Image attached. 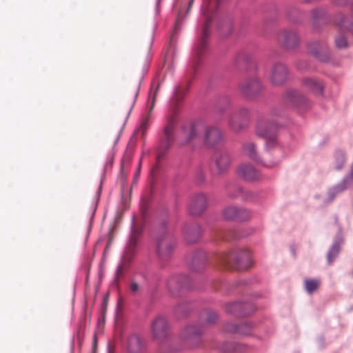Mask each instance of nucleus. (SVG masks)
<instances>
[{
  "instance_id": "13",
  "label": "nucleus",
  "mask_w": 353,
  "mask_h": 353,
  "mask_svg": "<svg viewBox=\"0 0 353 353\" xmlns=\"http://www.w3.org/2000/svg\"><path fill=\"white\" fill-rule=\"evenodd\" d=\"M288 75V70L285 65L276 62L270 69V79L274 85L279 86L287 81Z\"/></svg>"
},
{
  "instance_id": "35",
  "label": "nucleus",
  "mask_w": 353,
  "mask_h": 353,
  "mask_svg": "<svg viewBox=\"0 0 353 353\" xmlns=\"http://www.w3.org/2000/svg\"><path fill=\"white\" fill-rule=\"evenodd\" d=\"M251 217V213L243 208H239V213L237 214L236 219L241 221H244L250 219Z\"/></svg>"
},
{
  "instance_id": "31",
  "label": "nucleus",
  "mask_w": 353,
  "mask_h": 353,
  "mask_svg": "<svg viewBox=\"0 0 353 353\" xmlns=\"http://www.w3.org/2000/svg\"><path fill=\"white\" fill-rule=\"evenodd\" d=\"M345 162V154L339 151L334 154V166L336 170H341L343 167Z\"/></svg>"
},
{
  "instance_id": "22",
  "label": "nucleus",
  "mask_w": 353,
  "mask_h": 353,
  "mask_svg": "<svg viewBox=\"0 0 353 353\" xmlns=\"http://www.w3.org/2000/svg\"><path fill=\"white\" fill-rule=\"evenodd\" d=\"M308 51L322 61H327L330 56L327 46L319 41H314L308 44Z\"/></svg>"
},
{
  "instance_id": "30",
  "label": "nucleus",
  "mask_w": 353,
  "mask_h": 353,
  "mask_svg": "<svg viewBox=\"0 0 353 353\" xmlns=\"http://www.w3.org/2000/svg\"><path fill=\"white\" fill-rule=\"evenodd\" d=\"M229 103L228 98H222L216 103L215 112L218 114H223L229 106Z\"/></svg>"
},
{
  "instance_id": "46",
  "label": "nucleus",
  "mask_w": 353,
  "mask_h": 353,
  "mask_svg": "<svg viewBox=\"0 0 353 353\" xmlns=\"http://www.w3.org/2000/svg\"><path fill=\"white\" fill-rule=\"evenodd\" d=\"M138 92H139V90H138V89H137L135 91L134 95V98H133V104L134 103L136 99L138 96Z\"/></svg>"
},
{
  "instance_id": "12",
  "label": "nucleus",
  "mask_w": 353,
  "mask_h": 353,
  "mask_svg": "<svg viewBox=\"0 0 353 353\" xmlns=\"http://www.w3.org/2000/svg\"><path fill=\"white\" fill-rule=\"evenodd\" d=\"M243 154L253 160L254 161L262 164L267 168H272L278 164V162H265L261 159L256 144L250 141H245L242 145Z\"/></svg>"
},
{
  "instance_id": "5",
  "label": "nucleus",
  "mask_w": 353,
  "mask_h": 353,
  "mask_svg": "<svg viewBox=\"0 0 353 353\" xmlns=\"http://www.w3.org/2000/svg\"><path fill=\"white\" fill-rule=\"evenodd\" d=\"M276 110H272L263 117H260L256 121V133L258 136L266 139V147L270 148L276 145L275 132L277 123L271 120V117L277 115Z\"/></svg>"
},
{
  "instance_id": "48",
  "label": "nucleus",
  "mask_w": 353,
  "mask_h": 353,
  "mask_svg": "<svg viewBox=\"0 0 353 353\" xmlns=\"http://www.w3.org/2000/svg\"><path fill=\"white\" fill-rule=\"evenodd\" d=\"M197 62H198V60H196V61H195V63H193V65H194V67H195V65H196V64H197Z\"/></svg>"
},
{
  "instance_id": "8",
  "label": "nucleus",
  "mask_w": 353,
  "mask_h": 353,
  "mask_svg": "<svg viewBox=\"0 0 353 353\" xmlns=\"http://www.w3.org/2000/svg\"><path fill=\"white\" fill-rule=\"evenodd\" d=\"M249 119L250 110L241 107L231 113L228 118V126L232 132H240L247 127Z\"/></svg>"
},
{
  "instance_id": "10",
  "label": "nucleus",
  "mask_w": 353,
  "mask_h": 353,
  "mask_svg": "<svg viewBox=\"0 0 353 353\" xmlns=\"http://www.w3.org/2000/svg\"><path fill=\"white\" fill-rule=\"evenodd\" d=\"M186 262L190 270L195 273L203 272L209 264L208 255L203 250L190 253L186 258Z\"/></svg>"
},
{
  "instance_id": "16",
  "label": "nucleus",
  "mask_w": 353,
  "mask_h": 353,
  "mask_svg": "<svg viewBox=\"0 0 353 353\" xmlns=\"http://www.w3.org/2000/svg\"><path fill=\"white\" fill-rule=\"evenodd\" d=\"M145 347V342L137 333L130 334L125 343V348L128 353H141Z\"/></svg>"
},
{
  "instance_id": "34",
  "label": "nucleus",
  "mask_w": 353,
  "mask_h": 353,
  "mask_svg": "<svg viewBox=\"0 0 353 353\" xmlns=\"http://www.w3.org/2000/svg\"><path fill=\"white\" fill-rule=\"evenodd\" d=\"M339 19L336 20V23L342 29H347L353 32V23H350L344 16L341 15Z\"/></svg>"
},
{
  "instance_id": "40",
  "label": "nucleus",
  "mask_w": 353,
  "mask_h": 353,
  "mask_svg": "<svg viewBox=\"0 0 353 353\" xmlns=\"http://www.w3.org/2000/svg\"><path fill=\"white\" fill-rule=\"evenodd\" d=\"M174 94H175L176 99L177 101H179L183 98V94L182 93L180 88H178L175 90Z\"/></svg>"
},
{
  "instance_id": "7",
  "label": "nucleus",
  "mask_w": 353,
  "mask_h": 353,
  "mask_svg": "<svg viewBox=\"0 0 353 353\" xmlns=\"http://www.w3.org/2000/svg\"><path fill=\"white\" fill-rule=\"evenodd\" d=\"M150 329L152 339L159 343L161 352L165 353L163 350V345L168 343V323L167 319L161 316L156 317L151 323Z\"/></svg>"
},
{
  "instance_id": "1",
  "label": "nucleus",
  "mask_w": 353,
  "mask_h": 353,
  "mask_svg": "<svg viewBox=\"0 0 353 353\" xmlns=\"http://www.w3.org/2000/svg\"><path fill=\"white\" fill-rule=\"evenodd\" d=\"M188 134L187 141L190 142L199 136V131L202 130L204 144L208 148H213L223 143V133L216 125H193L186 130Z\"/></svg>"
},
{
  "instance_id": "19",
  "label": "nucleus",
  "mask_w": 353,
  "mask_h": 353,
  "mask_svg": "<svg viewBox=\"0 0 353 353\" xmlns=\"http://www.w3.org/2000/svg\"><path fill=\"white\" fill-rule=\"evenodd\" d=\"M208 201L206 196L203 194L194 195L189 205V212L192 215H200L207 207Z\"/></svg>"
},
{
  "instance_id": "18",
  "label": "nucleus",
  "mask_w": 353,
  "mask_h": 353,
  "mask_svg": "<svg viewBox=\"0 0 353 353\" xmlns=\"http://www.w3.org/2000/svg\"><path fill=\"white\" fill-rule=\"evenodd\" d=\"M195 284L192 277L188 273H180L172 275L166 283L168 287H189Z\"/></svg>"
},
{
  "instance_id": "37",
  "label": "nucleus",
  "mask_w": 353,
  "mask_h": 353,
  "mask_svg": "<svg viewBox=\"0 0 353 353\" xmlns=\"http://www.w3.org/2000/svg\"><path fill=\"white\" fill-rule=\"evenodd\" d=\"M335 43L336 47L339 48H343L347 46V40L343 36H340L336 38Z\"/></svg>"
},
{
  "instance_id": "14",
  "label": "nucleus",
  "mask_w": 353,
  "mask_h": 353,
  "mask_svg": "<svg viewBox=\"0 0 353 353\" xmlns=\"http://www.w3.org/2000/svg\"><path fill=\"white\" fill-rule=\"evenodd\" d=\"M242 94L248 98L257 96L262 90L260 80L256 77L248 79L240 84Z\"/></svg>"
},
{
  "instance_id": "4",
  "label": "nucleus",
  "mask_w": 353,
  "mask_h": 353,
  "mask_svg": "<svg viewBox=\"0 0 353 353\" xmlns=\"http://www.w3.org/2000/svg\"><path fill=\"white\" fill-rule=\"evenodd\" d=\"M176 243L173 234L163 226L157 237L156 253L159 261L165 262L172 258Z\"/></svg>"
},
{
  "instance_id": "3",
  "label": "nucleus",
  "mask_w": 353,
  "mask_h": 353,
  "mask_svg": "<svg viewBox=\"0 0 353 353\" xmlns=\"http://www.w3.org/2000/svg\"><path fill=\"white\" fill-rule=\"evenodd\" d=\"M220 0H206L203 6V14L205 17V22L203 27L202 34L200 41L195 49L196 59H199L204 53L208 38L210 35L209 28L210 26L212 14L216 10Z\"/></svg>"
},
{
  "instance_id": "2",
  "label": "nucleus",
  "mask_w": 353,
  "mask_h": 353,
  "mask_svg": "<svg viewBox=\"0 0 353 353\" xmlns=\"http://www.w3.org/2000/svg\"><path fill=\"white\" fill-rule=\"evenodd\" d=\"M220 262L225 267L245 270L252 265L250 252L246 248H236L219 256Z\"/></svg>"
},
{
  "instance_id": "36",
  "label": "nucleus",
  "mask_w": 353,
  "mask_h": 353,
  "mask_svg": "<svg viewBox=\"0 0 353 353\" xmlns=\"http://www.w3.org/2000/svg\"><path fill=\"white\" fill-rule=\"evenodd\" d=\"M321 285V282L318 279H307L305 281V287H318Z\"/></svg>"
},
{
  "instance_id": "42",
  "label": "nucleus",
  "mask_w": 353,
  "mask_h": 353,
  "mask_svg": "<svg viewBox=\"0 0 353 353\" xmlns=\"http://www.w3.org/2000/svg\"><path fill=\"white\" fill-rule=\"evenodd\" d=\"M347 0H334V3L337 6H343L346 3Z\"/></svg>"
},
{
  "instance_id": "24",
  "label": "nucleus",
  "mask_w": 353,
  "mask_h": 353,
  "mask_svg": "<svg viewBox=\"0 0 353 353\" xmlns=\"http://www.w3.org/2000/svg\"><path fill=\"white\" fill-rule=\"evenodd\" d=\"M283 99L287 104L294 106H299L305 101V97L294 89L288 90L283 95Z\"/></svg>"
},
{
  "instance_id": "9",
  "label": "nucleus",
  "mask_w": 353,
  "mask_h": 353,
  "mask_svg": "<svg viewBox=\"0 0 353 353\" xmlns=\"http://www.w3.org/2000/svg\"><path fill=\"white\" fill-rule=\"evenodd\" d=\"M175 125V119L174 117H171L168 119L167 125L164 129L163 137L161 139L159 143V145L157 149V161H160L163 157L165 152L170 149L172 143L174 142V130Z\"/></svg>"
},
{
  "instance_id": "50",
  "label": "nucleus",
  "mask_w": 353,
  "mask_h": 353,
  "mask_svg": "<svg viewBox=\"0 0 353 353\" xmlns=\"http://www.w3.org/2000/svg\"><path fill=\"white\" fill-rule=\"evenodd\" d=\"M239 191L240 192H243V190H242L241 188H239Z\"/></svg>"
},
{
  "instance_id": "39",
  "label": "nucleus",
  "mask_w": 353,
  "mask_h": 353,
  "mask_svg": "<svg viewBox=\"0 0 353 353\" xmlns=\"http://www.w3.org/2000/svg\"><path fill=\"white\" fill-rule=\"evenodd\" d=\"M196 177L199 182H203L204 180V172L202 168H199L196 170Z\"/></svg>"
},
{
  "instance_id": "23",
  "label": "nucleus",
  "mask_w": 353,
  "mask_h": 353,
  "mask_svg": "<svg viewBox=\"0 0 353 353\" xmlns=\"http://www.w3.org/2000/svg\"><path fill=\"white\" fill-rule=\"evenodd\" d=\"M183 233L188 243H194L201 238L202 230L199 224L192 223L185 226Z\"/></svg>"
},
{
  "instance_id": "26",
  "label": "nucleus",
  "mask_w": 353,
  "mask_h": 353,
  "mask_svg": "<svg viewBox=\"0 0 353 353\" xmlns=\"http://www.w3.org/2000/svg\"><path fill=\"white\" fill-rule=\"evenodd\" d=\"M203 333V329L197 325H190L185 327L183 331V336L185 339L200 341V336Z\"/></svg>"
},
{
  "instance_id": "47",
  "label": "nucleus",
  "mask_w": 353,
  "mask_h": 353,
  "mask_svg": "<svg viewBox=\"0 0 353 353\" xmlns=\"http://www.w3.org/2000/svg\"><path fill=\"white\" fill-rule=\"evenodd\" d=\"M132 289L133 292H135L138 288H132Z\"/></svg>"
},
{
  "instance_id": "29",
  "label": "nucleus",
  "mask_w": 353,
  "mask_h": 353,
  "mask_svg": "<svg viewBox=\"0 0 353 353\" xmlns=\"http://www.w3.org/2000/svg\"><path fill=\"white\" fill-rule=\"evenodd\" d=\"M239 213V208L234 206H230L223 212V216L224 219L228 220L236 219L237 214Z\"/></svg>"
},
{
  "instance_id": "45",
  "label": "nucleus",
  "mask_w": 353,
  "mask_h": 353,
  "mask_svg": "<svg viewBox=\"0 0 353 353\" xmlns=\"http://www.w3.org/2000/svg\"><path fill=\"white\" fill-rule=\"evenodd\" d=\"M140 285H143V283H138V282H133L131 287H134V288H136V287H139Z\"/></svg>"
},
{
  "instance_id": "44",
  "label": "nucleus",
  "mask_w": 353,
  "mask_h": 353,
  "mask_svg": "<svg viewBox=\"0 0 353 353\" xmlns=\"http://www.w3.org/2000/svg\"><path fill=\"white\" fill-rule=\"evenodd\" d=\"M306 290H307V292L309 294H311L316 290V288H306Z\"/></svg>"
},
{
  "instance_id": "28",
  "label": "nucleus",
  "mask_w": 353,
  "mask_h": 353,
  "mask_svg": "<svg viewBox=\"0 0 353 353\" xmlns=\"http://www.w3.org/2000/svg\"><path fill=\"white\" fill-rule=\"evenodd\" d=\"M252 59V55L250 52L241 50L238 52L234 57V63L236 66H241L248 63Z\"/></svg>"
},
{
  "instance_id": "15",
  "label": "nucleus",
  "mask_w": 353,
  "mask_h": 353,
  "mask_svg": "<svg viewBox=\"0 0 353 353\" xmlns=\"http://www.w3.org/2000/svg\"><path fill=\"white\" fill-rule=\"evenodd\" d=\"M277 40L284 48L290 50L298 46L299 37L294 31L283 30L278 34Z\"/></svg>"
},
{
  "instance_id": "32",
  "label": "nucleus",
  "mask_w": 353,
  "mask_h": 353,
  "mask_svg": "<svg viewBox=\"0 0 353 353\" xmlns=\"http://www.w3.org/2000/svg\"><path fill=\"white\" fill-rule=\"evenodd\" d=\"M340 252V245L339 243H334L330 248L328 253H327V261L330 264L332 263L334 259L337 256Z\"/></svg>"
},
{
  "instance_id": "6",
  "label": "nucleus",
  "mask_w": 353,
  "mask_h": 353,
  "mask_svg": "<svg viewBox=\"0 0 353 353\" xmlns=\"http://www.w3.org/2000/svg\"><path fill=\"white\" fill-rule=\"evenodd\" d=\"M141 235V228L137 226H133L128 243L126 245L123 256V260L117 269L114 278L115 281L117 282L119 278L123 274L124 272L127 269L128 263L131 261L133 256H134L136 253L137 245L139 241Z\"/></svg>"
},
{
  "instance_id": "43",
  "label": "nucleus",
  "mask_w": 353,
  "mask_h": 353,
  "mask_svg": "<svg viewBox=\"0 0 353 353\" xmlns=\"http://www.w3.org/2000/svg\"><path fill=\"white\" fill-rule=\"evenodd\" d=\"M109 299V294L107 293L105 294V296H103V304L104 305H106L107 304V302H108V300Z\"/></svg>"
},
{
  "instance_id": "33",
  "label": "nucleus",
  "mask_w": 353,
  "mask_h": 353,
  "mask_svg": "<svg viewBox=\"0 0 353 353\" xmlns=\"http://www.w3.org/2000/svg\"><path fill=\"white\" fill-rule=\"evenodd\" d=\"M201 319L204 321L205 324H213L218 319L217 314L214 312H209L205 314H203L201 316Z\"/></svg>"
},
{
  "instance_id": "41",
  "label": "nucleus",
  "mask_w": 353,
  "mask_h": 353,
  "mask_svg": "<svg viewBox=\"0 0 353 353\" xmlns=\"http://www.w3.org/2000/svg\"><path fill=\"white\" fill-rule=\"evenodd\" d=\"M194 0H189V2H188V8L186 10V12H185V14H188L190 10H191V8L192 6V4L194 3Z\"/></svg>"
},
{
  "instance_id": "17",
  "label": "nucleus",
  "mask_w": 353,
  "mask_h": 353,
  "mask_svg": "<svg viewBox=\"0 0 353 353\" xmlns=\"http://www.w3.org/2000/svg\"><path fill=\"white\" fill-rule=\"evenodd\" d=\"M255 311V307L251 303L235 302L227 305V312L237 316L248 315Z\"/></svg>"
},
{
  "instance_id": "20",
  "label": "nucleus",
  "mask_w": 353,
  "mask_h": 353,
  "mask_svg": "<svg viewBox=\"0 0 353 353\" xmlns=\"http://www.w3.org/2000/svg\"><path fill=\"white\" fill-rule=\"evenodd\" d=\"M161 84L159 82L157 83H152L151 85V90L149 93V99L151 100L150 101V110L146 116V117L142 121L141 124V129L143 130V134L147 130V128L149 125L148 119L150 118V114L154 107L155 102H156V98L158 94L159 88H160Z\"/></svg>"
},
{
  "instance_id": "27",
  "label": "nucleus",
  "mask_w": 353,
  "mask_h": 353,
  "mask_svg": "<svg viewBox=\"0 0 353 353\" xmlns=\"http://www.w3.org/2000/svg\"><path fill=\"white\" fill-rule=\"evenodd\" d=\"M227 332L239 333L240 334L248 336L250 335L252 330V326L248 323H244L240 325L232 324L228 325L225 327Z\"/></svg>"
},
{
  "instance_id": "21",
  "label": "nucleus",
  "mask_w": 353,
  "mask_h": 353,
  "mask_svg": "<svg viewBox=\"0 0 353 353\" xmlns=\"http://www.w3.org/2000/svg\"><path fill=\"white\" fill-rule=\"evenodd\" d=\"M238 175L247 181H254L260 179L259 172L250 164L243 163L239 166Z\"/></svg>"
},
{
  "instance_id": "49",
  "label": "nucleus",
  "mask_w": 353,
  "mask_h": 353,
  "mask_svg": "<svg viewBox=\"0 0 353 353\" xmlns=\"http://www.w3.org/2000/svg\"><path fill=\"white\" fill-rule=\"evenodd\" d=\"M95 345H96V339L94 338V341L93 346L94 347Z\"/></svg>"
},
{
  "instance_id": "38",
  "label": "nucleus",
  "mask_w": 353,
  "mask_h": 353,
  "mask_svg": "<svg viewBox=\"0 0 353 353\" xmlns=\"http://www.w3.org/2000/svg\"><path fill=\"white\" fill-rule=\"evenodd\" d=\"M325 12L321 9H316L312 11V17L314 19H318L324 17Z\"/></svg>"
},
{
  "instance_id": "11",
  "label": "nucleus",
  "mask_w": 353,
  "mask_h": 353,
  "mask_svg": "<svg viewBox=\"0 0 353 353\" xmlns=\"http://www.w3.org/2000/svg\"><path fill=\"white\" fill-rule=\"evenodd\" d=\"M212 162L214 172L218 175L225 174L230 168L232 159L227 150H219L213 156Z\"/></svg>"
},
{
  "instance_id": "25",
  "label": "nucleus",
  "mask_w": 353,
  "mask_h": 353,
  "mask_svg": "<svg viewBox=\"0 0 353 353\" xmlns=\"http://www.w3.org/2000/svg\"><path fill=\"white\" fill-rule=\"evenodd\" d=\"M302 83L305 88L316 95H320L323 93V83L317 79L306 77L303 79Z\"/></svg>"
}]
</instances>
